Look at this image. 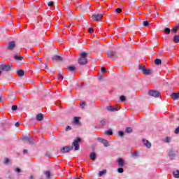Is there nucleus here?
<instances>
[{
	"instance_id": "nucleus-40",
	"label": "nucleus",
	"mask_w": 179,
	"mask_h": 179,
	"mask_svg": "<svg viewBox=\"0 0 179 179\" xmlns=\"http://www.w3.org/2000/svg\"><path fill=\"white\" fill-rule=\"evenodd\" d=\"M11 110H12L13 111H16V110H17V106L13 105V106H12V108H11Z\"/></svg>"
},
{
	"instance_id": "nucleus-16",
	"label": "nucleus",
	"mask_w": 179,
	"mask_h": 179,
	"mask_svg": "<svg viewBox=\"0 0 179 179\" xmlns=\"http://www.w3.org/2000/svg\"><path fill=\"white\" fill-rule=\"evenodd\" d=\"M169 156L171 159V160H174L176 159V153L173 150H171L169 152Z\"/></svg>"
},
{
	"instance_id": "nucleus-24",
	"label": "nucleus",
	"mask_w": 179,
	"mask_h": 179,
	"mask_svg": "<svg viewBox=\"0 0 179 179\" xmlns=\"http://www.w3.org/2000/svg\"><path fill=\"white\" fill-rule=\"evenodd\" d=\"M17 75L20 77L24 76V71L19 70L18 71H17Z\"/></svg>"
},
{
	"instance_id": "nucleus-30",
	"label": "nucleus",
	"mask_w": 179,
	"mask_h": 179,
	"mask_svg": "<svg viewBox=\"0 0 179 179\" xmlns=\"http://www.w3.org/2000/svg\"><path fill=\"white\" fill-rule=\"evenodd\" d=\"M178 29H179V25H178V26L173 27V28L172 29V31H173V33H177V31H178Z\"/></svg>"
},
{
	"instance_id": "nucleus-52",
	"label": "nucleus",
	"mask_w": 179,
	"mask_h": 179,
	"mask_svg": "<svg viewBox=\"0 0 179 179\" xmlns=\"http://www.w3.org/2000/svg\"><path fill=\"white\" fill-rule=\"evenodd\" d=\"M166 141L167 143H170V139L169 138V137L166 138Z\"/></svg>"
},
{
	"instance_id": "nucleus-23",
	"label": "nucleus",
	"mask_w": 179,
	"mask_h": 179,
	"mask_svg": "<svg viewBox=\"0 0 179 179\" xmlns=\"http://www.w3.org/2000/svg\"><path fill=\"white\" fill-rule=\"evenodd\" d=\"M106 122H107V120L102 119L99 122V127H104L106 125Z\"/></svg>"
},
{
	"instance_id": "nucleus-33",
	"label": "nucleus",
	"mask_w": 179,
	"mask_h": 179,
	"mask_svg": "<svg viewBox=\"0 0 179 179\" xmlns=\"http://www.w3.org/2000/svg\"><path fill=\"white\" fill-rule=\"evenodd\" d=\"M80 117H74V122H76V124H80V122H79Z\"/></svg>"
},
{
	"instance_id": "nucleus-25",
	"label": "nucleus",
	"mask_w": 179,
	"mask_h": 179,
	"mask_svg": "<svg viewBox=\"0 0 179 179\" xmlns=\"http://www.w3.org/2000/svg\"><path fill=\"white\" fill-rule=\"evenodd\" d=\"M133 131L134 130L132 129V127H127L125 129V132H127V134H132Z\"/></svg>"
},
{
	"instance_id": "nucleus-26",
	"label": "nucleus",
	"mask_w": 179,
	"mask_h": 179,
	"mask_svg": "<svg viewBox=\"0 0 179 179\" xmlns=\"http://www.w3.org/2000/svg\"><path fill=\"white\" fill-rule=\"evenodd\" d=\"M154 63L155 64V65H162V59H155V60L154 61Z\"/></svg>"
},
{
	"instance_id": "nucleus-48",
	"label": "nucleus",
	"mask_w": 179,
	"mask_h": 179,
	"mask_svg": "<svg viewBox=\"0 0 179 179\" xmlns=\"http://www.w3.org/2000/svg\"><path fill=\"white\" fill-rule=\"evenodd\" d=\"M101 72H102V73H104V72H106V68L101 67Z\"/></svg>"
},
{
	"instance_id": "nucleus-49",
	"label": "nucleus",
	"mask_w": 179,
	"mask_h": 179,
	"mask_svg": "<svg viewBox=\"0 0 179 179\" xmlns=\"http://www.w3.org/2000/svg\"><path fill=\"white\" fill-rule=\"evenodd\" d=\"M175 134H179V126L176 129Z\"/></svg>"
},
{
	"instance_id": "nucleus-61",
	"label": "nucleus",
	"mask_w": 179,
	"mask_h": 179,
	"mask_svg": "<svg viewBox=\"0 0 179 179\" xmlns=\"http://www.w3.org/2000/svg\"><path fill=\"white\" fill-rule=\"evenodd\" d=\"M39 179H43V178H39Z\"/></svg>"
},
{
	"instance_id": "nucleus-5",
	"label": "nucleus",
	"mask_w": 179,
	"mask_h": 179,
	"mask_svg": "<svg viewBox=\"0 0 179 179\" xmlns=\"http://www.w3.org/2000/svg\"><path fill=\"white\" fill-rule=\"evenodd\" d=\"M82 140L80 138H76L73 143L72 145L74 147V150H79L80 149V147L79 146V143H80V141Z\"/></svg>"
},
{
	"instance_id": "nucleus-28",
	"label": "nucleus",
	"mask_w": 179,
	"mask_h": 179,
	"mask_svg": "<svg viewBox=\"0 0 179 179\" xmlns=\"http://www.w3.org/2000/svg\"><path fill=\"white\" fill-rule=\"evenodd\" d=\"M173 41H174V43H179V36L178 35H175L173 36Z\"/></svg>"
},
{
	"instance_id": "nucleus-57",
	"label": "nucleus",
	"mask_w": 179,
	"mask_h": 179,
	"mask_svg": "<svg viewBox=\"0 0 179 179\" xmlns=\"http://www.w3.org/2000/svg\"><path fill=\"white\" fill-rule=\"evenodd\" d=\"M156 15H157V16H159V13H157V14Z\"/></svg>"
},
{
	"instance_id": "nucleus-45",
	"label": "nucleus",
	"mask_w": 179,
	"mask_h": 179,
	"mask_svg": "<svg viewBox=\"0 0 179 179\" xmlns=\"http://www.w3.org/2000/svg\"><path fill=\"white\" fill-rule=\"evenodd\" d=\"M15 171H16V173H21L22 172V169H20V168H16L15 169Z\"/></svg>"
},
{
	"instance_id": "nucleus-20",
	"label": "nucleus",
	"mask_w": 179,
	"mask_h": 179,
	"mask_svg": "<svg viewBox=\"0 0 179 179\" xmlns=\"http://www.w3.org/2000/svg\"><path fill=\"white\" fill-rule=\"evenodd\" d=\"M67 69L70 71V72H75V71H76V67H75V66L72 65V66H69L67 67Z\"/></svg>"
},
{
	"instance_id": "nucleus-41",
	"label": "nucleus",
	"mask_w": 179,
	"mask_h": 179,
	"mask_svg": "<svg viewBox=\"0 0 179 179\" xmlns=\"http://www.w3.org/2000/svg\"><path fill=\"white\" fill-rule=\"evenodd\" d=\"M143 26H145V27H147V26H149V22H148V21H144V22H143Z\"/></svg>"
},
{
	"instance_id": "nucleus-38",
	"label": "nucleus",
	"mask_w": 179,
	"mask_h": 179,
	"mask_svg": "<svg viewBox=\"0 0 179 179\" xmlns=\"http://www.w3.org/2000/svg\"><path fill=\"white\" fill-rule=\"evenodd\" d=\"M10 163V161L8 158L4 159V164H9Z\"/></svg>"
},
{
	"instance_id": "nucleus-50",
	"label": "nucleus",
	"mask_w": 179,
	"mask_h": 179,
	"mask_svg": "<svg viewBox=\"0 0 179 179\" xmlns=\"http://www.w3.org/2000/svg\"><path fill=\"white\" fill-rule=\"evenodd\" d=\"M20 126V123H19V122H17L16 123H15V127L17 128V127H19Z\"/></svg>"
},
{
	"instance_id": "nucleus-22",
	"label": "nucleus",
	"mask_w": 179,
	"mask_h": 179,
	"mask_svg": "<svg viewBox=\"0 0 179 179\" xmlns=\"http://www.w3.org/2000/svg\"><path fill=\"white\" fill-rule=\"evenodd\" d=\"M90 159H91V160L93 162L96 161V152H92L90 155Z\"/></svg>"
},
{
	"instance_id": "nucleus-39",
	"label": "nucleus",
	"mask_w": 179,
	"mask_h": 179,
	"mask_svg": "<svg viewBox=\"0 0 179 179\" xmlns=\"http://www.w3.org/2000/svg\"><path fill=\"white\" fill-rule=\"evenodd\" d=\"M59 78H62V79H64V72L63 71H60L59 73Z\"/></svg>"
},
{
	"instance_id": "nucleus-21",
	"label": "nucleus",
	"mask_w": 179,
	"mask_h": 179,
	"mask_svg": "<svg viewBox=\"0 0 179 179\" xmlns=\"http://www.w3.org/2000/svg\"><path fill=\"white\" fill-rule=\"evenodd\" d=\"M107 110L108 111H111V112L117 111V108L113 106H108Z\"/></svg>"
},
{
	"instance_id": "nucleus-2",
	"label": "nucleus",
	"mask_w": 179,
	"mask_h": 179,
	"mask_svg": "<svg viewBox=\"0 0 179 179\" xmlns=\"http://www.w3.org/2000/svg\"><path fill=\"white\" fill-rule=\"evenodd\" d=\"M138 69L140 71H142V72H143V73L144 75H147V76L152 75V72H153V69H146L145 67V66L139 65L138 66Z\"/></svg>"
},
{
	"instance_id": "nucleus-9",
	"label": "nucleus",
	"mask_w": 179,
	"mask_h": 179,
	"mask_svg": "<svg viewBox=\"0 0 179 179\" xmlns=\"http://www.w3.org/2000/svg\"><path fill=\"white\" fill-rule=\"evenodd\" d=\"M98 141L101 143H103V145L105 146V148H108V146H110V144H108V141L104 138H98Z\"/></svg>"
},
{
	"instance_id": "nucleus-59",
	"label": "nucleus",
	"mask_w": 179,
	"mask_h": 179,
	"mask_svg": "<svg viewBox=\"0 0 179 179\" xmlns=\"http://www.w3.org/2000/svg\"><path fill=\"white\" fill-rule=\"evenodd\" d=\"M2 71L0 70V74L1 73Z\"/></svg>"
},
{
	"instance_id": "nucleus-11",
	"label": "nucleus",
	"mask_w": 179,
	"mask_h": 179,
	"mask_svg": "<svg viewBox=\"0 0 179 179\" xmlns=\"http://www.w3.org/2000/svg\"><path fill=\"white\" fill-rule=\"evenodd\" d=\"M22 140L24 141V142H28L29 145H33V143H34L33 139H31V137L25 136L22 138Z\"/></svg>"
},
{
	"instance_id": "nucleus-13",
	"label": "nucleus",
	"mask_w": 179,
	"mask_h": 179,
	"mask_svg": "<svg viewBox=\"0 0 179 179\" xmlns=\"http://www.w3.org/2000/svg\"><path fill=\"white\" fill-rule=\"evenodd\" d=\"M15 47H16V42L12 41L8 43V49L12 50Z\"/></svg>"
},
{
	"instance_id": "nucleus-14",
	"label": "nucleus",
	"mask_w": 179,
	"mask_h": 179,
	"mask_svg": "<svg viewBox=\"0 0 179 179\" xmlns=\"http://www.w3.org/2000/svg\"><path fill=\"white\" fill-rule=\"evenodd\" d=\"M143 143L148 149H150V148H152V143H150L149 141L143 139Z\"/></svg>"
},
{
	"instance_id": "nucleus-17",
	"label": "nucleus",
	"mask_w": 179,
	"mask_h": 179,
	"mask_svg": "<svg viewBox=\"0 0 179 179\" xmlns=\"http://www.w3.org/2000/svg\"><path fill=\"white\" fill-rule=\"evenodd\" d=\"M117 163L119 167H124V165L125 164V162L122 160V158H118Z\"/></svg>"
},
{
	"instance_id": "nucleus-34",
	"label": "nucleus",
	"mask_w": 179,
	"mask_h": 179,
	"mask_svg": "<svg viewBox=\"0 0 179 179\" xmlns=\"http://www.w3.org/2000/svg\"><path fill=\"white\" fill-rule=\"evenodd\" d=\"M121 12H122V9L120 8H117L115 10V13H121Z\"/></svg>"
},
{
	"instance_id": "nucleus-18",
	"label": "nucleus",
	"mask_w": 179,
	"mask_h": 179,
	"mask_svg": "<svg viewBox=\"0 0 179 179\" xmlns=\"http://www.w3.org/2000/svg\"><path fill=\"white\" fill-rule=\"evenodd\" d=\"M43 120H44V115H43V113L36 115V121H43Z\"/></svg>"
},
{
	"instance_id": "nucleus-58",
	"label": "nucleus",
	"mask_w": 179,
	"mask_h": 179,
	"mask_svg": "<svg viewBox=\"0 0 179 179\" xmlns=\"http://www.w3.org/2000/svg\"><path fill=\"white\" fill-rule=\"evenodd\" d=\"M156 15H157V16H159V13H157V14Z\"/></svg>"
},
{
	"instance_id": "nucleus-27",
	"label": "nucleus",
	"mask_w": 179,
	"mask_h": 179,
	"mask_svg": "<svg viewBox=\"0 0 179 179\" xmlns=\"http://www.w3.org/2000/svg\"><path fill=\"white\" fill-rule=\"evenodd\" d=\"M107 173V170L104 169L103 171H99V177H101L102 176H104V174Z\"/></svg>"
},
{
	"instance_id": "nucleus-60",
	"label": "nucleus",
	"mask_w": 179,
	"mask_h": 179,
	"mask_svg": "<svg viewBox=\"0 0 179 179\" xmlns=\"http://www.w3.org/2000/svg\"><path fill=\"white\" fill-rule=\"evenodd\" d=\"M80 179H83V177H80Z\"/></svg>"
},
{
	"instance_id": "nucleus-51",
	"label": "nucleus",
	"mask_w": 179,
	"mask_h": 179,
	"mask_svg": "<svg viewBox=\"0 0 179 179\" xmlns=\"http://www.w3.org/2000/svg\"><path fill=\"white\" fill-rule=\"evenodd\" d=\"M45 69H46V71H50V69L48 68V66H47V64H45Z\"/></svg>"
},
{
	"instance_id": "nucleus-1",
	"label": "nucleus",
	"mask_w": 179,
	"mask_h": 179,
	"mask_svg": "<svg viewBox=\"0 0 179 179\" xmlns=\"http://www.w3.org/2000/svg\"><path fill=\"white\" fill-rule=\"evenodd\" d=\"M78 64L80 65H86L87 64V52H83L80 54V58L78 59Z\"/></svg>"
},
{
	"instance_id": "nucleus-29",
	"label": "nucleus",
	"mask_w": 179,
	"mask_h": 179,
	"mask_svg": "<svg viewBox=\"0 0 179 179\" xmlns=\"http://www.w3.org/2000/svg\"><path fill=\"white\" fill-rule=\"evenodd\" d=\"M164 31L166 34H170V33H171V29H170V28H165Z\"/></svg>"
},
{
	"instance_id": "nucleus-53",
	"label": "nucleus",
	"mask_w": 179,
	"mask_h": 179,
	"mask_svg": "<svg viewBox=\"0 0 179 179\" xmlns=\"http://www.w3.org/2000/svg\"><path fill=\"white\" fill-rule=\"evenodd\" d=\"M28 150H23V153H24V155H26V154H27L28 153Z\"/></svg>"
},
{
	"instance_id": "nucleus-43",
	"label": "nucleus",
	"mask_w": 179,
	"mask_h": 179,
	"mask_svg": "<svg viewBox=\"0 0 179 179\" xmlns=\"http://www.w3.org/2000/svg\"><path fill=\"white\" fill-rule=\"evenodd\" d=\"M48 6H54V2L53 1H49L48 3Z\"/></svg>"
},
{
	"instance_id": "nucleus-10",
	"label": "nucleus",
	"mask_w": 179,
	"mask_h": 179,
	"mask_svg": "<svg viewBox=\"0 0 179 179\" xmlns=\"http://www.w3.org/2000/svg\"><path fill=\"white\" fill-rule=\"evenodd\" d=\"M80 9L83 10V12H86L90 9V4L87 3L86 6H80Z\"/></svg>"
},
{
	"instance_id": "nucleus-15",
	"label": "nucleus",
	"mask_w": 179,
	"mask_h": 179,
	"mask_svg": "<svg viewBox=\"0 0 179 179\" xmlns=\"http://www.w3.org/2000/svg\"><path fill=\"white\" fill-rule=\"evenodd\" d=\"M171 99H173V100H178L179 99V92L176 93L173 92L171 94Z\"/></svg>"
},
{
	"instance_id": "nucleus-6",
	"label": "nucleus",
	"mask_w": 179,
	"mask_h": 179,
	"mask_svg": "<svg viewBox=\"0 0 179 179\" xmlns=\"http://www.w3.org/2000/svg\"><path fill=\"white\" fill-rule=\"evenodd\" d=\"M103 16H104L102 13L100 14H94L92 15V19L94 22H100L101 19H103Z\"/></svg>"
},
{
	"instance_id": "nucleus-32",
	"label": "nucleus",
	"mask_w": 179,
	"mask_h": 179,
	"mask_svg": "<svg viewBox=\"0 0 179 179\" xmlns=\"http://www.w3.org/2000/svg\"><path fill=\"white\" fill-rule=\"evenodd\" d=\"M45 175H46L47 178H48V179L51 178V173L50 172V171H47L45 172Z\"/></svg>"
},
{
	"instance_id": "nucleus-55",
	"label": "nucleus",
	"mask_w": 179,
	"mask_h": 179,
	"mask_svg": "<svg viewBox=\"0 0 179 179\" xmlns=\"http://www.w3.org/2000/svg\"><path fill=\"white\" fill-rule=\"evenodd\" d=\"M2 99H3V97L0 96V103H2Z\"/></svg>"
},
{
	"instance_id": "nucleus-47",
	"label": "nucleus",
	"mask_w": 179,
	"mask_h": 179,
	"mask_svg": "<svg viewBox=\"0 0 179 179\" xmlns=\"http://www.w3.org/2000/svg\"><path fill=\"white\" fill-rule=\"evenodd\" d=\"M118 134H119V136H124V131H120L118 132Z\"/></svg>"
},
{
	"instance_id": "nucleus-46",
	"label": "nucleus",
	"mask_w": 179,
	"mask_h": 179,
	"mask_svg": "<svg viewBox=\"0 0 179 179\" xmlns=\"http://www.w3.org/2000/svg\"><path fill=\"white\" fill-rule=\"evenodd\" d=\"M72 129V127L71 126H67L66 127V131H71Z\"/></svg>"
},
{
	"instance_id": "nucleus-37",
	"label": "nucleus",
	"mask_w": 179,
	"mask_h": 179,
	"mask_svg": "<svg viewBox=\"0 0 179 179\" xmlns=\"http://www.w3.org/2000/svg\"><path fill=\"white\" fill-rule=\"evenodd\" d=\"M106 135H113V131L111 130H108L105 131Z\"/></svg>"
},
{
	"instance_id": "nucleus-54",
	"label": "nucleus",
	"mask_w": 179,
	"mask_h": 179,
	"mask_svg": "<svg viewBox=\"0 0 179 179\" xmlns=\"http://www.w3.org/2000/svg\"><path fill=\"white\" fill-rule=\"evenodd\" d=\"M33 178H34V176H33V175H31L29 179H33Z\"/></svg>"
},
{
	"instance_id": "nucleus-44",
	"label": "nucleus",
	"mask_w": 179,
	"mask_h": 179,
	"mask_svg": "<svg viewBox=\"0 0 179 179\" xmlns=\"http://www.w3.org/2000/svg\"><path fill=\"white\" fill-rule=\"evenodd\" d=\"M88 31L92 34V33H94V30L93 29V28H89Z\"/></svg>"
},
{
	"instance_id": "nucleus-56",
	"label": "nucleus",
	"mask_w": 179,
	"mask_h": 179,
	"mask_svg": "<svg viewBox=\"0 0 179 179\" xmlns=\"http://www.w3.org/2000/svg\"><path fill=\"white\" fill-rule=\"evenodd\" d=\"M133 156H136V153L133 154Z\"/></svg>"
},
{
	"instance_id": "nucleus-19",
	"label": "nucleus",
	"mask_w": 179,
	"mask_h": 179,
	"mask_svg": "<svg viewBox=\"0 0 179 179\" xmlns=\"http://www.w3.org/2000/svg\"><path fill=\"white\" fill-rule=\"evenodd\" d=\"M14 59L16 61H22L23 57L20 56L19 54L14 55Z\"/></svg>"
},
{
	"instance_id": "nucleus-4",
	"label": "nucleus",
	"mask_w": 179,
	"mask_h": 179,
	"mask_svg": "<svg viewBox=\"0 0 179 179\" xmlns=\"http://www.w3.org/2000/svg\"><path fill=\"white\" fill-rule=\"evenodd\" d=\"M108 57L110 58V59H117L118 58V54H117V52H114L113 50L108 51Z\"/></svg>"
},
{
	"instance_id": "nucleus-3",
	"label": "nucleus",
	"mask_w": 179,
	"mask_h": 179,
	"mask_svg": "<svg viewBox=\"0 0 179 179\" xmlns=\"http://www.w3.org/2000/svg\"><path fill=\"white\" fill-rule=\"evenodd\" d=\"M12 69V65L10 64H1L0 65V71L1 72H9Z\"/></svg>"
},
{
	"instance_id": "nucleus-8",
	"label": "nucleus",
	"mask_w": 179,
	"mask_h": 179,
	"mask_svg": "<svg viewBox=\"0 0 179 179\" xmlns=\"http://www.w3.org/2000/svg\"><path fill=\"white\" fill-rule=\"evenodd\" d=\"M148 96H152V97H160V92L159 91L150 90L148 91Z\"/></svg>"
},
{
	"instance_id": "nucleus-7",
	"label": "nucleus",
	"mask_w": 179,
	"mask_h": 179,
	"mask_svg": "<svg viewBox=\"0 0 179 179\" xmlns=\"http://www.w3.org/2000/svg\"><path fill=\"white\" fill-rule=\"evenodd\" d=\"M73 146L66 145V146L62 148L61 152H62V153H69L71 152V150H73Z\"/></svg>"
},
{
	"instance_id": "nucleus-35",
	"label": "nucleus",
	"mask_w": 179,
	"mask_h": 179,
	"mask_svg": "<svg viewBox=\"0 0 179 179\" xmlns=\"http://www.w3.org/2000/svg\"><path fill=\"white\" fill-rule=\"evenodd\" d=\"M80 106L81 108L83 110V108H85V106H87V103L86 102H80Z\"/></svg>"
},
{
	"instance_id": "nucleus-12",
	"label": "nucleus",
	"mask_w": 179,
	"mask_h": 179,
	"mask_svg": "<svg viewBox=\"0 0 179 179\" xmlns=\"http://www.w3.org/2000/svg\"><path fill=\"white\" fill-rule=\"evenodd\" d=\"M64 58L62 56L55 55L52 57V61H58L59 62H62Z\"/></svg>"
},
{
	"instance_id": "nucleus-31",
	"label": "nucleus",
	"mask_w": 179,
	"mask_h": 179,
	"mask_svg": "<svg viewBox=\"0 0 179 179\" xmlns=\"http://www.w3.org/2000/svg\"><path fill=\"white\" fill-rule=\"evenodd\" d=\"M173 176L175 178H179V171L173 172Z\"/></svg>"
},
{
	"instance_id": "nucleus-36",
	"label": "nucleus",
	"mask_w": 179,
	"mask_h": 179,
	"mask_svg": "<svg viewBox=\"0 0 179 179\" xmlns=\"http://www.w3.org/2000/svg\"><path fill=\"white\" fill-rule=\"evenodd\" d=\"M120 101L124 102L125 101V100H127V98H125V96L122 95L120 96Z\"/></svg>"
},
{
	"instance_id": "nucleus-42",
	"label": "nucleus",
	"mask_w": 179,
	"mask_h": 179,
	"mask_svg": "<svg viewBox=\"0 0 179 179\" xmlns=\"http://www.w3.org/2000/svg\"><path fill=\"white\" fill-rule=\"evenodd\" d=\"M117 171H118V173H124V169H122V168H119V169H117Z\"/></svg>"
}]
</instances>
